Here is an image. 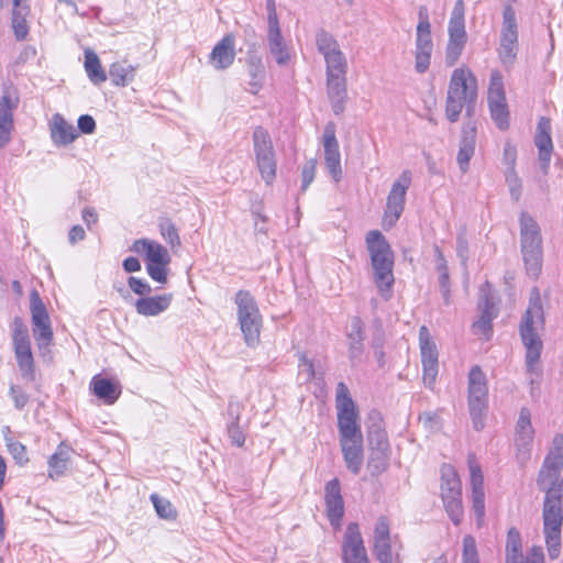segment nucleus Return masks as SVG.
Here are the masks:
<instances>
[{
    "instance_id": "5",
    "label": "nucleus",
    "mask_w": 563,
    "mask_h": 563,
    "mask_svg": "<svg viewBox=\"0 0 563 563\" xmlns=\"http://www.w3.org/2000/svg\"><path fill=\"white\" fill-rule=\"evenodd\" d=\"M520 244L527 273L538 277L542 268V238L537 221L527 212L520 214Z\"/></svg>"
},
{
    "instance_id": "7",
    "label": "nucleus",
    "mask_w": 563,
    "mask_h": 563,
    "mask_svg": "<svg viewBox=\"0 0 563 563\" xmlns=\"http://www.w3.org/2000/svg\"><path fill=\"white\" fill-rule=\"evenodd\" d=\"M131 251L144 256L147 274L153 280L161 284L167 282L170 255L164 245L154 240L139 239L133 242Z\"/></svg>"
},
{
    "instance_id": "24",
    "label": "nucleus",
    "mask_w": 563,
    "mask_h": 563,
    "mask_svg": "<svg viewBox=\"0 0 563 563\" xmlns=\"http://www.w3.org/2000/svg\"><path fill=\"white\" fill-rule=\"evenodd\" d=\"M522 542L519 531L510 528L507 533L505 554V563H530L533 554L541 556V563H544V554L541 547L534 545L528 552L526 560L522 556Z\"/></svg>"
},
{
    "instance_id": "46",
    "label": "nucleus",
    "mask_w": 563,
    "mask_h": 563,
    "mask_svg": "<svg viewBox=\"0 0 563 563\" xmlns=\"http://www.w3.org/2000/svg\"><path fill=\"white\" fill-rule=\"evenodd\" d=\"M390 450H371L367 468L373 476L382 474L388 466Z\"/></svg>"
},
{
    "instance_id": "37",
    "label": "nucleus",
    "mask_w": 563,
    "mask_h": 563,
    "mask_svg": "<svg viewBox=\"0 0 563 563\" xmlns=\"http://www.w3.org/2000/svg\"><path fill=\"white\" fill-rule=\"evenodd\" d=\"M418 19L419 22L416 29L415 49H433V42L431 37V24L429 21V12L427 7H419Z\"/></svg>"
},
{
    "instance_id": "10",
    "label": "nucleus",
    "mask_w": 563,
    "mask_h": 563,
    "mask_svg": "<svg viewBox=\"0 0 563 563\" xmlns=\"http://www.w3.org/2000/svg\"><path fill=\"white\" fill-rule=\"evenodd\" d=\"M441 497L445 511L455 526L463 519L462 485L456 472L451 466L442 468Z\"/></svg>"
},
{
    "instance_id": "1",
    "label": "nucleus",
    "mask_w": 563,
    "mask_h": 563,
    "mask_svg": "<svg viewBox=\"0 0 563 563\" xmlns=\"http://www.w3.org/2000/svg\"><path fill=\"white\" fill-rule=\"evenodd\" d=\"M544 323L543 308L540 291L537 287L531 289L529 306L522 317L519 331L526 347V366L529 375L539 376V360L542 341L537 333L538 328Z\"/></svg>"
},
{
    "instance_id": "50",
    "label": "nucleus",
    "mask_w": 563,
    "mask_h": 563,
    "mask_svg": "<svg viewBox=\"0 0 563 563\" xmlns=\"http://www.w3.org/2000/svg\"><path fill=\"white\" fill-rule=\"evenodd\" d=\"M151 500L161 518L174 519L176 517V511L169 500L162 498L156 494L151 495Z\"/></svg>"
},
{
    "instance_id": "52",
    "label": "nucleus",
    "mask_w": 563,
    "mask_h": 563,
    "mask_svg": "<svg viewBox=\"0 0 563 563\" xmlns=\"http://www.w3.org/2000/svg\"><path fill=\"white\" fill-rule=\"evenodd\" d=\"M463 563H478V553L475 539L472 536H465L463 539Z\"/></svg>"
},
{
    "instance_id": "53",
    "label": "nucleus",
    "mask_w": 563,
    "mask_h": 563,
    "mask_svg": "<svg viewBox=\"0 0 563 563\" xmlns=\"http://www.w3.org/2000/svg\"><path fill=\"white\" fill-rule=\"evenodd\" d=\"M419 422L423 426L426 430L430 432L440 430L442 424L440 415L433 411H424L420 413Z\"/></svg>"
},
{
    "instance_id": "21",
    "label": "nucleus",
    "mask_w": 563,
    "mask_h": 563,
    "mask_svg": "<svg viewBox=\"0 0 563 563\" xmlns=\"http://www.w3.org/2000/svg\"><path fill=\"white\" fill-rule=\"evenodd\" d=\"M325 512L330 523L340 528L344 515V500L338 478H333L324 487Z\"/></svg>"
},
{
    "instance_id": "45",
    "label": "nucleus",
    "mask_w": 563,
    "mask_h": 563,
    "mask_svg": "<svg viewBox=\"0 0 563 563\" xmlns=\"http://www.w3.org/2000/svg\"><path fill=\"white\" fill-rule=\"evenodd\" d=\"M316 46L323 58L341 51L335 37L323 29H319L316 33Z\"/></svg>"
},
{
    "instance_id": "28",
    "label": "nucleus",
    "mask_w": 563,
    "mask_h": 563,
    "mask_svg": "<svg viewBox=\"0 0 563 563\" xmlns=\"http://www.w3.org/2000/svg\"><path fill=\"white\" fill-rule=\"evenodd\" d=\"M349 343V358L352 365L361 362L364 352L365 330L364 323L358 317H354L350 323V330L346 334Z\"/></svg>"
},
{
    "instance_id": "33",
    "label": "nucleus",
    "mask_w": 563,
    "mask_h": 563,
    "mask_svg": "<svg viewBox=\"0 0 563 563\" xmlns=\"http://www.w3.org/2000/svg\"><path fill=\"white\" fill-rule=\"evenodd\" d=\"M328 96L333 112L339 115L344 111L346 100V75L327 76Z\"/></svg>"
},
{
    "instance_id": "30",
    "label": "nucleus",
    "mask_w": 563,
    "mask_h": 563,
    "mask_svg": "<svg viewBox=\"0 0 563 563\" xmlns=\"http://www.w3.org/2000/svg\"><path fill=\"white\" fill-rule=\"evenodd\" d=\"M475 145L476 128L474 124L467 123L463 126L462 139L456 156V161L462 173H466L468 170L470 161L475 153Z\"/></svg>"
},
{
    "instance_id": "35",
    "label": "nucleus",
    "mask_w": 563,
    "mask_h": 563,
    "mask_svg": "<svg viewBox=\"0 0 563 563\" xmlns=\"http://www.w3.org/2000/svg\"><path fill=\"white\" fill-rule=\"evenodd\" d=\"M172 300V294L140 298L135 302V309L139 314L154 317L167 310Z\"/></svg>"
},
{
    "instance_id": "9",
    "label": "nucleus",
    "mask_w": 563,
    "mask_h": 563,
    "mask_svg": "<svg viewBox=\"0 0 563 563\" xmlns=\"http://www.w3.org/2000/svg\"><path fill=\"white\" fill-rule=\"evenodd\" d=\"M253 147L257 168L263 180L271 185L276 177V154L269 133L262 126L253 132Z\"/></svg>"
},
{
    "instance_id": "49",
    "label": "nucleus",
    "mask_w": 563,
    "mask_h": 563,
    "mask_svg": "<svg viewBox=\"0 0 563 563\" xmlns=\"http://www.w3.org/2000/svg\"><path fill=\"white\" fill-rule=\"evenodd\" d=\"M506 98L503 76L499 70L490 73L487 100Z\"/></svg>"
},
{
    "instance_id": "40",
    "label": "nucleus",
    "mask_w": 563,
    "mask_h": 563,
    "mask_svg": "<svg viewBox=\"0 0 563 563\" xmlns=\"http://www.w3.org/2000/svg\"><path fill=\"white\" fill-rule=\"evenodd\" d=\"M90 387L93 394L98 398L102 399L107 405L114 404L121 394V389L118 385L108 378L99 376H95L91 379Z\"/></svg>"
},
{
    "instance_id": "44",
    "label": "nucleus",
    "mask_w": 563,
    "mask_h": 563,
    "mask_svg": "<svg viewBox=\"0 0 563 563\" xmlns=\"http://www.w3.org/2000/svg\"><path fill=\"white\" fill-rule=\"evenodd\" d=\"M492 119L500 130L509 126V111L506 98L488 100Z\"/></svg>"
},
{
    "instance_id": "60",
    "label": "nucleus",
    "mask_w": 563,
    "mask_h": 563,
    "mask_svg": "<svg viewBox=\"0 0 563 563\" xmlns=\"http://www.w3.org/2000/svg\"><path fill=\"white\" fill-rule=\"evenodd\" d=\"M316 175V161H308L301 172V190L305 191L313 181Z\"/></svg>"
},
{
    "instance_id": "48",
    "label": "nucleus",
    "mask_w": 563,
    "mask_h": 563,
    "mask_svg": "<svg viewBox=\"0 0 563 563\" xmlns=\"http://www.w3.org/2000/svg\"><path fill=\"white\" fill-rule=\"evenodd\" d=\"M324 62L327 65V76L346 75L347 63L342 51L324 58Z\"/></svg>"
},
{
    "instance_id": "54",
    "label": "nucleus",
    "mask_w": 563,
    "mask_h": 563,
    "mask_svg": "<svg viewBox=\"0 0 563 563\" xmlns=\"http://www.w3.org/2000/svg\"><path fill=\"white\" fill-rule=\"evenodd\" d=\"M433 49H415V69L419 74L428 70Z\"/></svg>"
},
{
    "instance_id": "55",
    "label": "nucleus",
    "mask_w": 563,
    "mask_h": 563,
    "mask_svg": "<svg viewBox=\"0 0 563 563\" xmlns=\"http://www.w3.org/2000/svg\"><path fill=\"white\" fill-rule=\"evenodd\" d=\"M298 367H299V376L303 378L305 382H310L314 377V368L312 362L307 357L305 353L298 354Z\"/></svg>"
},
{
    "instance_id": "11",
    "label": "nucleus",
    "mask_w": 563,
    "mask_h": 563,
    "mask_svg": "<svg viewBox=\"0 0 563 563\" xmlns=\"http://www.w3.org/2000/svg\"><path fill=\"white\" fill-rule=\"evenodd\" d=\"M12 342L15 361L22 377L32 380L34 360L31 339L26 325L18 317L12 322Z\"/></svg>"
},
{
    "instance_id": "41",
    "label": "nucleus",
    "mask_w": 563,
    "mask_h": 563,
    "mask_svg": "<svg viewBox=\"0 0 563 563\" xmlns=\"http://www.w3.org/2000/svg\"><path fill=\"white\" fill-rule=\"evenodd\" d=\"M136 67L125 60L115 62L110 65L109 76L114 86L125 87L134 80Z\"/></svg>"
},
{
    "instance_id": "3",
    "label": "nucleus",
    "mask_w": 563,
    "mask_h": 563,
    "mask_svg": "<svg viewBox=\"0 0 563 563\" xmlns=\"http://www.w3.org/2000/svg\"><path fill=\"white\" fill-rule=\"evenodd\" d=\"M477 98V79L467 67L453 70L448 88L445 114L449 121L455 122L463 110L471 115Z\"/></svg>"
},
{
    "instance_id": "61",
    "label": "nucleus",
    "mask_w": 563,
    "mask_h": 563,
    "mask_svg": "<svg viewBox=\"0 0 563 563\" xmlns=\"http://www.w3.org/2000/svg\"><path fill=\"white\" fill-rule=\"evenodd\" d=\"M374 551L379 562L391 561L390 540L374 542Z\"/></svg>"
},
{
    "instance_id": "34",
    "label": "nucleus",
    "mask_w": 563,
    "mask_h": 563,
    "mask_svg": "<svg viewBox=\"0 0 563 563\" xmlns=\"http://www.w3.org/2000/svg\"><path fill=\"white\" fill-rule=\"evenodd\" d=\"M367 441L371 450H390L388 438L378 412L373 411L368 417Z\"/></svg>"
},
{
    "instance_id": "19",
    "label": "nucleus",
    "mask_w": 563,
    "mask_h": 563,
    "mask_svg": "<svg viewBox=\"0 0 563 563\" xmlns=\"http://www.w3.org/2000/svg\"><path fill=\"white\" fill-rule=\"evenodd\" d=\"M467 464L471 475L473 509L479 523L485 516L484 477L481 465L477 463L475 455H468Z\"/></svg>"
},
{
    "instance_id": "36",
    "label": "nucleus",
    "mask_w": 563,
    "mask_h": 563,
    "mask_svg": "<svg viewBox=\"0 0 563 563\" xmlns=\"http://www.w3.org/2000/svg\"><path fill=\"white\" fill-rule=\"evenodd\" d=\"M246 68L251 78L247 84V91L256 95L265 79V68L262 58L257 54L250 52L246 57Z\"/></svg>"
},
{
    "instance_id": "13",
    "label": "nucleus",
    "mask_w": 563,
    "mask_h": 563,
    "mask_svg": "<svg viewBox=\"0 0 563 563\" xmlns=\"http://www.w3.org/2000/svg\"><path fill=\"white\" fill-rule=\"evenodd\" d=\"M411 184V174L408 170L402 172L397 180L394 181L387 196L386 208L383 216V228L388 230L399 220L406 203L407 190Z\"/></svg>"
},
{
    "instance_id": "43",
    "label": "nucleus",
    "mask_w": 563,
    "mask_h": 563,
    "mask_svg": "<svg viewBox=\"0 0 563 563\" xmlns=\"http://www.w3.org/2000/svg\"><path fill=\"white\" fill-rule=\"evenodd\" d=\"M85 70L89 80L95 85H100L107 80V74L101 66L98 55L89 49L85 51Z\"/></svg>"
},
{
    "instance_id": "63",
    "label": "nucleus",
    "mask_w": 563,
    "mask_h": 563,
    "mask_svg": "<svg viewBox=\"0 0 563 563\" xmlns=\"http://www.w3.org/2000/svg\"><path fill=\"white\" fill-rule=\"evenodd\" d=\"M130 288L137 295L144 296L151 292V286L136 277H130L128 280Z\"/></svg>"
},
{
    "instance_id": "6",
    "label": "nucleus",
    "mask_w": 563,
    "mask_h": 563,
    "mask_svg": "<svg viewBox=\"0 0 563 563\" xmlns=\"http://www.w3.org/2000/svg\"><path fill=\"white\" fill-rule=\"evenodd\" d=\"M234 302L238 307V320L245 343L255 346L260 342L262 329V316L255 298L247 290H239L235 294Z\"/></svg>"
},
{
    "instance_id": "47",
    "label": "nucleus",
    "mask_w": 563,
    "mask_h": 563,
    "mask_svg": "<svg viewBox=\"0 0 563 563\" xmlns=\"http://www.w3.org/2000/svg\"><path fill=\"white\" fill-rule=\"evenodd\" d=\"M68 453L66 450L59 448L48 460V475L52 478L58 477L64 474L67 468Z\"/></svg>"
},
{
    "instance_id": "22",
    "label": "nucleus",
    "mask_w": 563,
    "mask_h": 563,
    "mask_svg": "<svg viewBox=\"0 0 563 563\" xmlns=\"http://www.w3.org/2000/svg\"><path fill=\"white\" fill-rule=\"evenodd\" d=\"M19 98L13 91H5L0 98V148L11 141L14 128L13 111L18 107Z\"/></svg>"
},
{
    "instance_id": "15",
    "label": "nucleus",
    "mask_w": 563,
    "mask_h": 563,
    "mask_svg": "<svg viewBox=\"0 0 563 563\" xmlns=\"http://www.w3.org/2000/svg\"><path fill=\"white\" fill-rule=\"evenodd\" d=\"M563 468V449L555 448L545 456L543 465L539 472L538 486L545 493L552 489L563 488V477L561 471Z\"/></svg>"
},
{
    "instance_id": "56",
    "label": "nucleus",
    "mask_w": 563,
    "mask_h": 563,
    "mask_svg": "<svg viewBox=\"0 0 563 563\" xmlns=\"http://www.w3.org/2000/svg\"><path fill=\"white\" fill-rule=\"evenodd\" d=\"M352 406H355V404L350 396L349 388L343 382H340L336 386L335 407L339 409Z\"/></svg>"
},
{
    "instance_id": "20",
    "label": "nucleus",
    "mask_w": 563,
    "mask_h": 563,
    "mask_svg": "<svg viewBox=\"0 0 563 563\" xmlns=\"http://www.w3.org/2000/svg\"><path fill=\"white\" fill-rule=\"evenodd\" d=\"M324 164L331 178L339 183L342 178L341 155L334 128L328 125L323 132Z\"/></svg>"
},
{
    "instance_id": "42",
    "label": "nucleus",
    "mask_w": 563,
    "mask_h": 563,
    "mask_svg": "<svg viewBox=\"0 0 563 563\" xmlns=\"http://www.w3.org/2000/svg\"><path fill=\"white\" fill-rule=\"evenodd\" d=\"M505 157L506 159L509 161V167L505 174L506 184L509 188L511 198L515 201H518L521 197L522 184L521 179L519 178L518 174L515 170V154L510 148L506 147Z\"/></svg>"
},
{
    "instance_id": "25",
    "label": "nucleus",
    "mask_w": 563,
    "mask_h": 563,
    "mask_svg": "<svg viewBox=\"0 0 563 563\" xmlns=\"http://www.w3.org/2000/svg\"><path fill=\"white\" fill-rule=\"evenodd\" d=\"M533 428L530 419V411L522 408L519 413V418L516 427L515 443L518 449L517 457L525 462L529 459V446L533 440Z\"/></svg>"
},
{
    "instance_id": "14",
    "label": "nucleus",
    "mask_w": 563,
    "mask_h": 563,
    "mask_svg": "<svg viewBox=\"0 0 563 563\" xmlns=\"http://www.w3.org/2000/svg\"><path fill=\"white\" fill-rule=\"evenodd\" d=\"M518 52V27L512 7L506 4L503 12V29L499 45V59L503 65L511 66Z\"/></svg>"
},
{
    "instance_id": "23",
    "label": "nucleus",
    "mask_w": 563,
    "mask_h": 563,
    "mask_svg": "<svg viewBox=\"0 0 563 563\" xmlns=\"http://www.w3.org/2000/svg\"><path fill=\"white\" fill-rule=\"evenodd\" d=\"M534 144L539 152L540 168L543 174H548L553 143L551 139V123L550 120L544 117H542L538 122Z\"/></svg>"
},
{
    "instance_id": "18",
    "label": "nucleus",
    "mask_w": 563,
    "mask_h": 563,
    "mask_svg": "<svg viewBox=\"0 0 563 563\" xmlns=\"http://www.w3.org/2000/svg\"><path fill=\"white\" fill-rule=\"evenodd\" d=\"M342 552L344 563H369L357 523L346 527Z\"/></svg>"
},
{
    "instance_id": "51",
    "label": "nucleus",
    "mask_w": 563,
    "mask_h": 563,
    "mask_svg": "<svg viewBox=\"0 0 563 563\" xmlns=\"http://www.w3.org/2000/svg\"><path fill=\"white\" fill-rule=\"evenodd\" d=\"M159 231L162 236L166 240L172 247L180 245V239L176 227L170 220H164L159 223Z\"/></svg>"
},
{
    "instance_id": "38",
    "label": "nucleus",
    "mask_w": 563,
    "mask_h": 563,
    "mask_svg": "<svg viewBox=\"0 0 563 563\" xmlns=\"http://www.w3.org/2000/svg\"><path fill=\"white\" fill-rule=\"evenodd\" d=\"M10 2L13 4L12 13V29L15 38L21 41L29 34L30 26L25 20V14L29 12L27 8L22 7V0H0V5H8Z\"/></svg>"
},
{
    "instance_id": "39",
    "label": "nucleus",
    "mask_w": 563,
    "mask_h": 563,
    "mask_svg": "<svg viewBox=\"0 0 563 563\" xmlns=\"http://www.w3.org/2000/svg\"><path fill=\"white\" fill-rule=\"evenodd\" d=\"M269 53L278 65H286L290 58L280 27L267 29Z\"/></svg>"
},
{
    "instance_id": "31",
    "label": "nucleus",
    "mask_w": 563,
    "mask_h": 563,
    "mask_svg": "<svg viewBox=\"0 0 563 563\" xmlns=\"http://www.w3.org/2000/svg\"><path fill=\"white\" fill-rule=\"evenodd\" d=\"M234 57V36L228 34L213 47L210 62L216 69H225L233 64Z\"/></svg>"
},
{
    "instance_id": "32",
    "label": "nucleus",
    "mask_w": 563,
    "mask_h": 563,
    "mask_svg": "<svg viewBox=\"0 0 563 563\" xmlns=\"http://www.w3.org/2000/svg\"><path fill=\"white\" fill-rule=\"evenodd\" d=\"M479 306L482 313L478 320L473 323V329L475 334H481L488 340L492 333V321L497 317L498 310L495 302L487 294L483 295Z\"/></svg>"
},
{
    "instance_id": "64",
    "label": "nucleus",
    "mask_w": 563,
    "mask_h": 563,
    "mask_svg": "<svg viewBox=\"0 0 563 563\" xmlns=\"http://www.w3.org/2000/svg\"><path fill=\"white\" fill-rule=\"evenodd\" d=\"M78 129L85 134H91L96 130V121L89 114H82L78 118Z\"/></svg>"
},
{
    "instance_id": "57",
    "label": "nucleus",
    "mask_w": 563,
    "mask_h": 563,
    "mask_svg": "<svg viewBox=\"0 0 563 563\" xmlns=\"http://www.w3.org/2000/svg\"><path fill=\"white\" fill-rule=\"evenodd\" d=\"M8 449L13 459L16 461L19 465H24L29 462V457L26 455V449L23 444L15 441L8 442Z\"/></svg>"
},
{
    "instance_id": "26",
    "label": "nucleus",
    "mask_w": 563,
    "mask_h": 563,
    "mask_svg": "<svg viewBox=\"0 0 563 563\" xmlns=\"http://www.w3.org/2000/svg\"><path fill=\"white\" fill-rule=\"evenodd\" d=\"M339 440L363 438L356 406L336 409Z\"/></svg>"
},
{
    "instance_id": "12",
    "label": "nucleus",
    "mask_w": 563,
    "mask_h": 563,
    "mask_svg": "<svg viewBox=\"0 0 563 563\" xmlns=\"http://www.w3.org/2000/svg\"><path fill=\"white\" fill-rule=\"evenodd\" d=\"M464 11V1L457 0L449 21V42L445 51L448 66H453L457 62L466 43Z\"/></svg>"
},
{
    "instance_id": "4",
    "label": "nucleus",
    "mask_w": 563,
    "mask_h": 563,
    "mask_svg": "<svg viewBox=\"0 0 563 563\" xmlns=\"http://www.w3.org/2000/svg\"><path fill=\"white\" fill-rule=\"evenodd\" d=\"M543 532L550 559L560 555L561 528L563 522V488L545 493L543 503Z\"/></svg>"
},
{
    "instance_id": "59",
    "label": "nucleus",
    "mask_w": 563,
    "mask_h": 563,
    "mask_svg": "<svg viewBox=\"0 0 563 563\" xmlns=\"http://www.w3.org/2000/svg\"><path fill=\"white\" fill-rule=\"evenodd\" d=\"M390 540L389 525L385 517H380L375 526L374 542Z\"/></svg>"
},
{
    "instance_id": "16",
    "label": "nucleus",
    "mask_w": 563,
    "mask_h": 563,
    "mask_svg": "<svg viewBox=\"0 0 563 563\" xmlns=\"http://www.w3.org/2000/svg\"><path fill=\"white\" fill-rule=\"evenodd\" d=\"M419 345L423 371V383L426 386L431 387L438 375L439 362L437 345L432 341L430 332L426 325H422L419 329Z\"/></svg>"
},
{
    "instance_id": "29",
    "label": "nucleus",
    "mask_w": 563,
    "mask_h": 563,
    "mask_svg": "<svg viewBox=\"0 0 563 563\" xmlns=\"http://www.w3.org/2000/svg\"><path fill=\"white\" fill-rule=\"evenodd\" d=\"M49 131L52 141L57 146H66L78 137L76 128L59 113L52 117Z\"/></svg>"
},
{
    "instance_id": "27",
    "label": "nucleus",
    "mask_w": 563,
    "mask_h": 563,
    "mask_svg": "<svg viewBox=\"0 0 563 563\" xmlns=\"http://www.w3.org/2000/svg\"><path fill=\"white\" fill-rule=\"evenodd\" d=\"M340 446L346 468L357 475L364 461L363 438L340 440Z\"/></svg>"
},
{
    "instance_id": "2",
    "label": "nucleus",
    "mask_w": 563,
    "mask_h": 563,
    "mask_svg": "<svg viewBox=\"0 0 563 563\" xmlns=\"http://www.w3.org/2000/svg\"><path fill=\"white\" fill-rule=\"evenodd\" d=\"M366 249L371 258L374 283L380 296L388 300L394 285V252L390 244L378 230L367 232Z\"/></svg>"
},
{
    "instance_id": "8",
    "label": "nucleus",
    "mask_w": 563,
    "mask_h": 563,
    "mask_svg": "<svg viewBox=\"0 0 563 563\" xmlns=\"http://www.w3.org/2000/svg\"><path fill=\"white\" fill-rule=\"evenodd\" d=\"M487 407L488 387L486 376L479 366H474L468 374V409L473 427L477 431L484 428Z\"/></svg>"
},
{
    "instance_id": "58",
    "label": "nucleus",
    "mask_w": 563,
    "mask_h": 563,
    "mask_svg": "<svg viewBox=\"0 0 563 563\" xmlns=\"http://www.w3.org/2000/svg\"><path fill=\"white\" fill-rule=\"evenodd\" d=\"M227 431L232 444L239 448L244 444L245 435L243 430L240 428L239 422H228Z\"/></svg>"
},
{
    "instance_id": "17",
    "label": "nucleus",
    "mask_w": 563,
    "mask_h": 563,
    "mask_svg": "<svg viewBox=\"0 0 563 563\" xmlns=\"http://www.w3.org/2000/svg\"><path fill=\"white\" fill-rule=\"evenodd\" d=\"M53 330L51 319L43 301L37 297V351L43 364L53 363Z\"/></svg>"
},
{
    "instance_id": "62",
    "label": "nucleus",
    "mask_w": 563,
    "mask_h": 563,
    "mask_svg": "<svg viewBox=\"0 0 563 563\" xmlns=\"http://www.w3.org/2000/svg\"><path fill=\"white\" fill-rule=\"evenodd\" d=\"M265 8L267 11V29L280 27L275 0H265Z\"/></svg>"
}]
</instances>
